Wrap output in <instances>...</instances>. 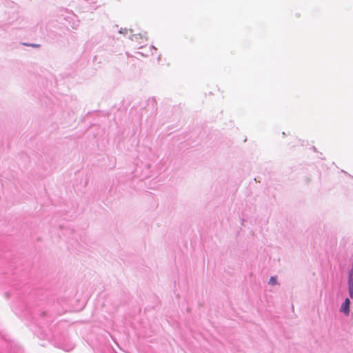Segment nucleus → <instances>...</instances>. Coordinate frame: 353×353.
I'll return each mask as SVG.
<instances>
[{
	"instance_id": "20e7f679",
	"label": "nucleus",
	"mask_w": 353,
	"mask_h": 353,
	"mask_svg": "<svg viewBox=\"0 0 353 353\" xmlns=\"http://www.w3.org/2000/svg\"><path fill=\"white\" fill-rule=\"evenodd\" d=\"M31 46H33V47H38L39 46V45H34V44H32Z\"/></svg>"
},
{
	"instance_id": "f257e3e1",
	"label": "nucleus",
	"mask_w": 353,
	"mask_h": 353,
	"mask_svg": "<svg viewBox=\"0 0 353 353\" xmlns=\"http://www.w3.org/2000/svg\"><path fill=\"white\" fill-rule=\"evenodd\" d=\"M350 301L349 299H346L341 305V311L344 312L345 314H348L350 312Z\"/></svg>"
},
{
	"instance_id": "7ed1b4c3",
	"label": "nucleus",
	"mask_w": 353,
	"mask_h": 353,
	"mask_svg": "<svg viewBox=\"0 0 353 353\" xmlns=\"http://www.w3.org/2000/svg\"><path fill=\"white\" fill-rule=\"evenodd\" d=\"M349 292L351 297H353V286L349 285Z\"/></svg>"
},
{
	"instance_id": "f03ea898",
	"label": "nucleus",
	"mask_w": 353,
	"mask_h": 353,
	"mask_svg": "<svg viewBox=\"0 0 353 353\" xmlns=\"http://www.w3.org/2000/svg\"><path fill=\"white\" fill-rule=\"evenodd\" d=\"M269 283L271 285H275L276 283V278L274 276H272L269 281Z\"/></svg>"
}]
</instances>
